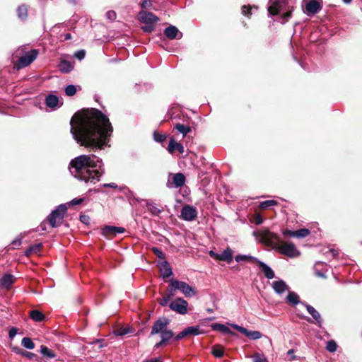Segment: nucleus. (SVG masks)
I'll return each mask as SVG.
<instances>
[{
    "label": "nucleus",
    "instance_id": "obj_26",
    "mask_svg": "<svg viewBox=\"0 0 362 362\" xmlns=\"http://www.w3.org/2000/svg\"><path fill=\"white\" fill-rule=\"evenodd\" d=\"M211 328L216 331H220L221 332L228 333V334H232V335L234 334V332H233L227 326H226L223 324H220V323L212 324Z\"/></svg>",
    "mask_w": 362,
    "mask_h": 362
},
{
    "label": "nucleus",
    "instance_id": "obj_16",
    "mask_svg": "<svg viewBox=\"0 0 362 362\" xmlns=\"http://www.w3.org/2000/svg\"><path fill=\"white\" fill-rule=\"evenodd\" d=\"M159 269L163 278H168L173 275V272L170 265L165 260L159 264Z\"/></svg>",
    "mask_w": 362,
    "mask_h": 362
},
{
    "label": "nucleus",
    "instance_id": "obj_48",
    "mask_svg": "<svg viewBox=\"0 0 362 362\" xmlns=\"http://www.w3.org/2000/svg\"><path fill=\"white\" fill-rule=\"evenodd\" d=\"M152 250H153L154 254L156 255V256L158 258H160L162 259H165V255L160 249H158L157 247H153Z\"/></svg>",
    "mask_w": 362,
    "mask_h": 362
},
{
    "label": "nucleus",
    "instance_id": "obj_31",
    "mask_svg": "<svg viewBox=\"0 0 362 362\" xmlns=\"http://www.w3.org/2000/svg\"><path fill=\"white\" fill-rule=\"evenodd\" d=\"M40 353L47 358H54L56 357L55 353L47 346L42 345L40 346Z\"/></svg>",
    "mask_w": 362,
    "mask_h": 362
},
{
    "label": "nucleus",
    "instance_id": "obj_23",
    "mask_svg": "<svg viewBox=\"0 0 362 362\" xmlns=\"http://www.w3.org/2000/svg\"><path fill=\"white\" fill-rule=\"evenodd\" d=\"M320 252L325 256L327 260L334 259L339 255V251L333 248L321 249Z\"/></svg>",
    "mask_w": 362,
    "mask_h": 362
},
{
    "label": "nucleus",
    "instance_id": "obj_28",
    "mask_svg": "<svg viewBox=\"0 0 362 362\" xmlns=\"http://www.w3.org/2000/svg\"><path fill=\"white\" fill-rule=\"evenodd\" d=\"M46 105L51 108H55L59 105V99L57 96L49 95L46 98Z\"/></svg>",
    "mask_w": 362,
    "mask_h": 362
},
{
    "label": "nucleus",
    "instance_id": "obj_9",
    "mask_svg": "<svg viewBox=\"0 0 362 362\" xmlns=\"http://www.w3.org/2000/svg\"><path fill=\"white\" fill-rule=\"evenodd\" d=\"M168 325L169 320L166 318H160L157 320L152 327L151 335L161 334L163 332L168 329Z\"/></svg>",
    "mask_w": 362,
    "mask_h": 362
},
{
    "label": "nucleus",
    "instance_id": "obj_24",
    "mask_svg": "<svg viewBox=\"0 0 362 362\" xmlns=\"http://www.w3.org/2000/svg\"><path fill=\"white\" fill-rule=\"evenodd\" d=\"M307 0L303 1V4L305 6V12L307 14H314L317 12V1L313 0L308 3L306 2Z\"/></svg>",
    "mask_w": 362,
    "mask_h": 362
},
{
    "label": "nucleus",
    "instance_id": "obj_12",
    "mask_svg": "<svg viewBox=\"0 0 362 362\" xmlns=\"http://www.w3.org/2000/svg\"><path fill=\"white\" fill-rule=\"evenodd\" d=\"M139 20L144 24H155L159 18L153 13L148 11H141L139 15Z\"/></svg>",
    "mask_w": 362,
    "mask_h": 362
},
{
    "label": "nucleus",
    "instance_id": "obj_59",
    "mask_svg": "<svg viewBox=\"0 0 362 362\" xmlns=\"http://www.w3.org/2000/svg\"><path fill=\"white\" fill-rule=\"evenodd\" d=\"M83 202V198H78V199L76 198V199H74L73 200H71L70 204L71 205H78V204H81Z\"/></svg>",
    "mask_w": 362,
    "mask_h": 362
},
{
    "label": "nucleus",
    "instance_id": "obj_60",
    "mask_svg": "<svg viewBox=\"0 0 362 362\" xmlns=\"http://www.w3.org/2000/svg\"><path fill=\"white\" fill-rule=\"evenodd\" d=\"M23 237L21 235L18 238H16L13 242L12 244L15 246H20L21 244V240Z\"/></svg>",
    "mask_w": 362,
    "mask_h": 362
},
{
    "label": "nucleus",
    "instance_id": "obj_39",
    "mask_svg": "<svg viewBox=\"0 0 362 362\" xmlns=\"http://www.w3.org/2000/svg\"><path fill=\"white\" fill-rule=\"evenodd\" d=\"M22 345L28 349H33L35 348V344L30 338L24 337L21 341Z\"/></svg>",
    "mask_w": 362,
    "mask_h": 362
},
{
    "label": "nucleus",
    "instance_id": "obj_21",
    "mask_svg": "<svg viewBox=\"0 0 362 362\" xmlns=\"http://www.w3.org/2000/svg\"><path fill=\"white\" fill-rule=\"evenodd\" d=\"M286 300L288 303H290L292 305H299L300 306V303H303L300 301L299 296L297 293L293 291H289L287 296H286Z\"/></svg>",
    "mask_w": 362,
    "mask_h": 362
},
{
    "label": "nucleus",
    "instance_id": "obj_7",
    "mask_svg": "<svg viewBox=\"0 0 362 362\" xmlns=\"http://www.w3.org/2000/svg\"><path fill=\"white\" fill-rule=\"evenodd\" d=\"M38 52L35 49H32L22 56L16 65L18 69L24 68L30 65L37 57Z\"/></svg>",
    "mask_w": 362,
    "mask_h": 362
},
{
    "label": "nucleus",
    "instance_id": "obj_25",
    "mask_svg": "<svg viewBox=\"0 0 362 362\" xmlns=\"http://www.w3.org/2000/svg\"><path fill=\"white\" fill-rule=\"evenodd\" d=\"M144 202L148 211L153 215L158 216L161 212L154 202L149 200H145Z\"/></svg>",
    "mask_w": 362,
    "mask_h": 362
},
{
    "label": "nucleus",
    "instance_id": "obj_56",
    "mask_svg": "<svg viewBox=\"0 0 362 362\" xmlns=\"http://www.w3.org/2000/svg\"><path fill=\"white\" fill-rule=\"evenodd\" d=\"M107 18L110 20H115L116 18V13L113 11H109L106 13Z\"/></svg>",
    "mask_w": 362,
    "mask_h": 362
},
{
    "label": "nucleus",
    "instance_id": "obj_55",
    "mask_svg": "<svg viewBox=\"0 0 362 362\" xmlns=\"http://www.w3.org/2000/svg\"><path fill=\"white\" fill-rule=\"evenodd\" d=\"M170 299L169 298V297H168L167 296H163L162 298H160L159 300V303L162 305V306H165L168 305L169 300Z\"/></svg>",
    "mask_w": 362,
    "mask_h": 362
},
{
    "label": "nucleus",
    "instance_id": "obj_58",
    "mask_svg": "<svg viewBox=\"0 0 362 362\" xmlns=\"http://www.w3.org/2000/svg\"><path fill=\"white\" fill-rule=\"evenodd\" d=\"M151 1L150 0H144L141 4L142 8H148L151 6Z\"/></svg>",
    "mask_w": 362,
    "mask_h": 362
},
{
    "label": "nucleus",
    "instance_id": "obj_44",
    "mask_svg": "<svg viewBox=\"0 0 362 362\" xmlns=\"http://www.w3.org/2000/svg\"><path fill=\"white\" fill-rule=\"evenodd\" d=\"M131 332L132 330L129 327H121L114 332L115 334L117 336H123Z\"/></svg>",
    "mask_w": 362,
    "mask_h": 362
},
{
    "label": "nucleus",
    "instance_id": "obj_42",
    "mask_svg": "<svg viewBox=\"0 0 362 362\" xmlns=\"http://www.w3.org/2000/svg\"><path fill=\"white\" fill-rule=\"evenodd\" d=\"M212 353L216 357H221L223 355V348L221 345L213 346Z\"/></svg>",
    "mask_w": 362,
    "mask_h": 362
},
{
    "label": "nucleus",
    "instance_id": "obj_1",
    "mask_svg": "<svg viewBox=\"0 0 362 362\" xmlns=\"http://www.w3.org/2000/svg\"><path fill=\"white\" fill-rule=\"evenodd\" d=\"M70 124L71 133L75 141L90 150L103 149L112 133L109 119L96 109L76 112Z\"/></svg>",
    "mask_w": 362,
    "mask_h": 362
},
{
    "label": "nucleus",
    "instance_id": "obj_8",
    "mask_svg": "<svg viewBox=\"0 0 362 362\" xmlns=\"http://www.w3.org/2000/svg\"><path fill=\"white\" fill-rule=\"evenodd\" d=\"M170 308L180 315L187 313L188 303L182 298H177L169 304Z\"/></svg>",
    "mask_w": 362,
    "mask_h": 362
},
{
    "label": "nucleus",
    "instance_id": "obj_37",
    "mask_svg": "<svg viewBox=\"0 0 362 362\" xmlns=\"http://www.w3.org/2000/svg\"><path fill=\"white\" fill-rule=\"evenodd\" d=\"M310 234V230L306 228H302L300 230H295L294 238H303L308 236Z\"/></svg>",
    "mask_w": 362,
    "mask_h": 362
},
{
    "label": "nucleus",
    "instance_id": "obj_29",
    "mask_svg": "<svg viewBox=\"0 0 362 362\" xmlns=\"http://www.w3.org/2000/svg\"><path fill=\"white\" fill-rule=\"evenodd\" d=\"M185 182V177L182 173H176L173 176V183L176 187L184 185Z\"/></svg>",
    "mask_w": 362,
    "mask_h": 362
},
{
    "label": "nucleus",
    "instance_id": "obj_10",
    "mask_svg": "<svg viewBox=\"0 0 362 362\" xmlns=\"http://www.w3.org/2000/svg\"><path fill=\"white\" fill-rule=\"evenodd\" d=\"M230 326L252 340L259 339L262 337V334L259 331H249L236 324H230Z\"/></svg>",
    "mask_w": 362,
    "mask_h": 362
},
{
    "label": "nucleus",
    "instance_id": "obj_3",
    "mask_svg": "<svg viewBox=\"0 0 362 362\" xmlns=\"http://www.w3.org/2000/svg\"><path fill=\"white\" fill-rule=\"evenodd\" d=\"M254 235H255L261 243L275 250L278 248L281 242L277 234L266 229L254 232Z\"/></svg>",
    "mask_w": 362,
    "mask_h": 362
},
{
    "label": "nucleus",
    "instance_id": "obj_2",
    "mask_svg": "<svg viewBox=\"0 0 362 362\" xmlns=\"http://www.w3.org/2000/svg\"><path fill=\"white\" fill-rule=\"evenodd\" d=\"M102 160L95 155H81L70 163V170L77 179L95 184L103 174Z\"/></svg>",
    "mask_w": 362,
    "mask_h": 362
},
{
    "label": "nucleus",
    "instance_id": "obj_22",
    "mask_svg": "<svg viewBox=\"0 0 362 362\" xmlns=\"http://www.w3.org/2000/svg\"><path fill=\"white\" fill-rule=\"evenodd\" d=\"M218 260L226 261L230 263L233 260V252L229 247L218 255Z\"/></svg>",
    "mask_w": 362,
    "mask_h": 362
},
{
    "label": "nucleus",
    "instance_id": "obj_33",
    "mask_svg": "<svg viewBox=\"0 0 362 362\" xmlns=\"http://www.w3.org/2000/svg\"><path fill=\"white\" fill-rule=\"evenodd\" d=\"M30 316L35 322H41L45 317V315L37 310H32L30 313Z\"/></svg>",
    "mask_w": 362,
    "mask_h": 362
},
{
    "label": "nucleus",
    "instance_id": "obj_35",
    "mask_svg": "<svg viewBox=\"0 0 362 362\" xmlns=\"http://www.w3.org/2000/svg\"><path fill=\"white\" fill-rule=\"evenodd\" d=\"M115 226H105L103 229V235H105L107 238H112L115 236Z\"/></svg>",
    "mask_w": 362,
    "mask_h": 362
},
{
    "label": "nucleus",
    "instance_id": "obj_30",
    "mask_svg": "<svg viewBox=\"0 0 362 362\" xmlns=\"http://www.w3.org/2000/svg\"><path fill=\"white\" fill-rule=\"evenodd\" d=\"M59 67L60 71H62V72L69 73L73 69L74 66L71 62L68 61L62 60L60 64H59Z\"/></svg>",
    "mask_w": 362,
    "mask_h": 362
},
{
    "label": "nucleus",
    "instance_id": "obj_45",
    "mask_svg": "<svg viewBox=\"0 0 362 362\" xmlns=\"http://www.w3.org/2000/svg\"><path fill=\"white\" fill-rule=\"evenodd\" d=\"M276 204H277V202L274 200H267V201L261 202L259 204V207L261 209H264L269 208V206H274Z\"/></svg>",
    "mask_w": 362,
    "mask_h": 362
},
{
    "label": "nucleus",
    "instance_id": "obj_18",
    "mask_svg": "<svg viewBox=\"0 0 362 362\" xmlns=\"http://www.w3.org/2000/svg\"><path fill=\"white\" fill-rule=\"evenodd\" d=\"M168 151L170 153H173L175 151H179L180 153H183L184 147L180 143H177L171 139L169 142Z\"/></svg>",
    "mask_w": 362,
    "mask_h": 362
},
{
    "label": "nucleus",
    "instance_id": "obj_34",
    "mask_svg": "<svg viewBox=\"0 0 362 362\" xmlns=\"http://www.w3.org/2000/svg\"><path fill=\"white\" fill-rule=\"evenodd\" d=\"M235 259L238 262H241V261H250V262H254L257 263V261H259L257 258H255L254 257L249 256V255H238L235 256Z\"/></svg>",
    "mask_w": 362,
    "mask_h": 362
},
{
    "label": "nucleus",
    "instance_id": "obj_14",
    "mask_svg": "<svg viewBox=\"0 0 362 362\" xmlns=\"http://www.w3.org/2000/svg\"><path fill=\"white\" fill-rule=\"evenodd\" d=\"M164 34L170 40L180 39L182 37V33L174 25L166 28Z\"/></svg>",
    "mask_w": 362,
    "mask_h": 362
},
{
    "label": "nucleus",
    "instance_id": "obj_47",
    "mask_svg": "<svg viewBox=\"0 0 362 362\" xmlns=\"http://www.w3.org/2000/svg\"><path fill=\"white\" fill-rule=\"evenodd\" d=\"M76 92V88L74 85H69L65 88V93L69 96L74 95Z\"/></svg>",
    "mask_w": 362,
    "mask_h": 362
},
{
    "label": "nucleus",
    "instance_id": "obj_43",
    "mask_svg": "<svg viewBox=\"0 0 362 362\" xmlns=\"http://www.w3.org/2000/svg\"><path fill=\"white\" fill-rule=\"evenodd\" d=\"M175 129L183 134V136H186L187 133L191 131V129L189 127H186L181 124H177L175 125Z\"/></svg>",
    "mask_w": 362,
    "mask_h": 362
},
{
    "label": "nucleus",
    "instance_id": "obj_49",
    "mask_svg": "<svg viewBox=\"0 0 362 362\" xmlns=\"http://www.w3.org/2000/svg\"><path fill=\"white\" fill-rule=\"evenodd\" d=\"M253 222L257 225H259V224L262 223L263 218H262V216L259 214H255L253 218Z\"/></svg>",
    "mask_w": 362,
    "mask_h": 362
},
{
    "label": "nucleus",
    "instance_id": "obj_15",
    "mask_svg": "<svg viewBox=\"0 0 362 362\" xmlns=\"http://www.w3.org/2000/svg\"><path fill=\"white\" fill-rule=\"evenodd\" d=\"M272 288L278 294H281L288 289L286 284L282 280L274 281L272 283Z\"/></svg>",
    "mask_w": 362,
    "mask_h": 362
},
{
    "label": "nucleus",
    "instance_id": "obj_62",
    "mask_svg": "<svg viewBox=\"0 0 362 362\" xmlns=\"http://www.w3.org/2000/svg\"><path fill=\"white\" fill-rule=\"evenodd\" d=\"M17 334V329L16 328H11L9 331V337L13 339Z\"/></svg>",
    "mask_w": 362,
    "mask_h": 362
},
{
    "label": "nucleus",
    "instance_id": "obj_40",
    "mask_svg": "<svg viewBox=\"0 0 362 362\" xmlns=\"http://www.w3.org/2000/svg\"><path fill=\"white\" fill-rule=\"evenodd\" d=\"M28 8L25 5H21L18 8V16L21 19H25L27 17Z\"/></svg>",
    "mask_w": 362,
    "mask_h": 362
},
{
    "label": "nucleus",
    "instance_id": "obj_17",
    "mask_svg": "<svg viewBox=\"0 0 362 362\" xmlns=\"http://www.w3.org/2000/svg\"><path fill=\"white\" fill-rule=\"evenodd\" d=\"M302 308H306L308 312L313 316V317L314 319H317L315 309L313 307H312L311 305H306L304 303H300V307H299V308H298L296 309V314H297L298 316H299L300 317H304L303 315V314H302V312H301V309Z\"/></svg>",
    "mask_w": 362,
    "mask_h": 362
},
{
    "label": "nucleus",
    "instance_id": "obj_27",
    "mask_svg": "<svg viewBox=\"0 0 362 362\" xmlns=\"http://www.w3.org/2000/svg\"><path fill=\"white\" fill-rule=\"evenodd\" d=\"M330 267L327 265V264L322 261H318V273L317 275L319 277H326L325 272H329Z\"/></svg>",
    "mask_w": 362,
    "mask_h": 362
},
{
    "label": "nucleus",
    "instance_id": "obj_11",
    "mask_svg": "<svg viewBox=\"0 0 362 362\" xmlns=\"http://www.w3.org/2000/svg\"><path fill=\"white\" fill-rule=\"evenodd\" d=\"M286 0H269L268 11L272 15H276L283 11Z\"/></svg>",
    "mask_w": 362,
    "mask_h": 362
},
{
    "label": "nucleus",
    "instance_id": "obj_32",
    "mask_svg": "<svg viewBox=\"0 0 362 362\" xmlns=\"http://www.w3.org/2000/svg\"><path fill=\"white\" fill-rule=\"evenodd\" d=\"M185 333H186V337L189 335H198L202 334V332L199 331V326H192L188 327L184 329Z\"/></svg>",
    "mask_w": 362,
    "mask_h": 362
},
{
    "label": "nucleus",
    "instance_id": "obj_36",
    "mask_svg": "<svg viewBox=\"0 0 362 362\" xmlns=\"http://www.w3.org/2000/svg\"><path fill=\"white\" fill-rule=\"evenodd\" d=\"M337 344L334 340H329L327 342L325 349L330 353H334L337 349Z\"/></svg>",
    "mask_w": 362,
    "mask_h": 362
},
{
    "label": "nucleus",
    "instance_id": "obj_46",
    "mask_svg": "<svg viewBox=\"0 0 362 362\" xmlns=\"http://www.w3.org/2000/svg\"><path fill=\"white\" fill-rule=\"evenodd\" d=\"M253 362H268V361L264 355L255 353L253 355Z\"/></svg>",
    "mask_w": 362,
    "mask_h": 362
},
{
    "label": "nucleus",
    "instance_id": "obj_50",
    "mask_svg": "<svg viewBox=\"0 0 362 362\" xmlns=\"http://www.w3.org/2000/svg\"><path fill=\"white\" fill-rule=\"evenodd\" d=\"M155 141L158 142H162L165 139V136L159 133L155 132L153 134Z\"/></svg>",
    "mask_w": 362,
    "mask_h": 362
},
{
    "label": "nucleus",
    "instance_id": "obj_13",
    "mask_svg": "<svg viewBox=\"0 0 362 362\" xmlns=\"http://www.w3.org/2000/svg\"><path fill=\"white\" fill-rule=\"evenodd\" d=\"M197 214V213L196 209L189 205L183 206L181 210V218L185 221H190L194 220L196 218Z\"/></svg>",
    "mask_w": 362,
    "mask_h": 362
},
{
    "label": "nucleus",
    "instance_id": "obj_53",
    "mask_svg": "<svg viewBox=\"0 0 362 362\" xmlns=\"http://www.w3.org/2000/svg\"><path fill=\"white\" fill-rule=\"evenodd\" d=\"M85 55H86V53H85V51H84V50H79V51H77V52L74 54V57H75L76 58H77L78 59H79V60L83 59L85 57Z\"/></svg>",
    "mask_w": 362,
    "mask_h": 362
},
{
    "label": "nucleus",
    "instance_id": "obj_41",
    "mask_svg": "<svg viewBox=\"0 0 362 362\" xmlns=\"http://www.w3.org/2000/svg\"><path fill=\"white\" fill-rule=\"evenodd\" d=\"M160 337L162 342H166L173 337V332L167 329L160 334Z\"/></svg>",
    "mask_w": 362,
    "mask_h": 362
},
{
    "label": "nucleus",
    "instance_id": "obj_5",
    "mask_svg": "<svg viewBox=\"0 0 362 362\" xmlns=\"http://www.w3.org/2000/svg\"><path fill=\"white\" fill-rule=\"evenodd\" d=\"M276 250L280 253L291 258L300 255V252L296 247L295 245L289 242H281Z\"/></svg>",
    "mask_w": 362,
    "mask_h": 362
},
{
    "label": "nucleus",
    "instance_id": "obj_63",
    "mask_svg": "<svg viewBox=\"0 0 362 362\" xmlns=\"http://www.w3.org/2000/svg\"><path fill=\"white\" fill-rule=\"evenodd\" d=\"M115 235H116L117 233H122L124 231V228L122 227H115Z\"/></svg>",
    "mask_w": 362,
    "mask_h": 362
},
{
    "label": "nucleus",
    "instance_id": "obj_19",
    "mask_svg": "<svg viewBox=\"0 0 362 362\" xmlns=\"http://www.w3.org/2000/svg\"><path fill=\"white\" fill-rule=\"evenodd\" d=\"M257 264H259L260 269H262V272H264L267 278L271 279L274 277V271L268 265L259 260L257 261Z\"/></svg>",
    "mask_w": 362,
    "mask_h": 362
},
{
    "label": "nucleus",
    "instance_id": "obj_6",
    "mask_svg": "<svg viewBox=\"0 0 362 362\" xmlns=\"http://www.w3.org/2000/svg\"><path fill=\"white\" fill-rule=\"evenodd\" d=\"M170 286L180 290L186 297H191L196 294L194 289L184 281L171 280Z\"/></svg>",
    "mask_w": 362,
    "mask_h": 362
},
{
    "label": "nucleus",
    "instance_id": "obj_51",
    "mask_svg": "<svg viewBox=\"0 0 362 362\" xmlns=\"http://www.w3.org/2000/svg\"><path fill=\"white\" fill-rule=\"evenodd\" d=\"M154 24H145L142 27V30L146 33H151L153 30Z\"/></svg>",
    "mask_w": 362,
    "mask_h": 362
},
{
    "label": "nucleus",
    "instance_id": "obj_54",
    "mask_svg": "<svg viewBox=\"0 0 362 362\" xmlns=\"http://www.w3.org/2000/svg\"><path fill=\"white\" fill-rule=\"evenodd\" d=\"M177 290V288H175L174 287L169 286L168 288V294L166 295L168 297H169L170 299H171L175 296V291Z\"/></svg>",
    "mask_w": 362,
    "mask_h": 362
},
{
    "label": "nucleus",
    "instance_id": "obj_57",
    "mask_svg": "<svg viewBox=\"0 0 362 362\" xmlns=\"http://www.w3.org/2000/svg\"><path fill=\"white\" fill-rule=\"evenodd\" d=\"M294 233H295V230H288V229H286V230H282V234L285 236H290V237H293L294 238Z\"/></svg>",
    "mask_w": 362,
    "mask_h": 362
},
{
    "label": "nucleus",
    "instance_id": "obj_20",
    "mask_svg": "<svg viewBox=\"0 0 362 362\" xmlns=\"http://www.w3.org/2000/svg\"><path fill=\"white\" fill-rule=\"evenodd\" d=\"M15 277L11 274H5L1 279V286L8 288L14 283Z\"/></svg>",
    "mask_w": 362,
    "mask_h": 362
},
{
    "label": "nucleus",
    "instance_id": "obj_64",
    "mask_svg": "<svg viewBox=\"0 0 362 362\" xmlns=\"http://www.w3.org/2000/svg\"><path fill=\"white\" fill-rule=\"evenodd\" d=\"M291 11H287L285 13V14L283 16V21L284 22H286L288 21V19L291 17Z\"/></svg>",
    "mask_w": 362,
    "mask_h": 362
},
{
    "label": "nucleus",
    "instance_id": "obj_52",
    "mask_svg": "<svg viewBox=\"0 0 362 362\" xmlns=\"http://www.w3.org/2000/svg\"><path fill=\"white\" fill-rule=\"evenodd\" d=\"M252 7L250 6H243L242 7V13L246 16H249L250 13V10Z\"/></svg>",
    "mask_w": 362,
    "mask_h": 362
},
{
    "label": "nucleus",
    "instance_id": "obj_61",
    "mask_svg": "<svg viewBox=\"0 0 362 362\" xmlns=\"http://www.w3.org/2000/svg\"><path fill=\"white\" fill-rule=\"evenodd\" d=\"M186 337V333H185L184 330L180 332L175 337V339L176 341H179L182 339V338Z\"/></svg>",
    "mask_w": 362,
    "mask_h": 362
},
{
    "label": "nucleus",
    "instance_id": "obj_38",
    "mask_svg": "<svg viewBox=\"0 0 362 362\" xmlns=\"http://www.w3.org/2000/svg\"><path fill=\"white\" fill-rule=\"evenodd\" d=\"M42 247V244H35L34 245L30 246L25 252L26 255L29 256L31 254H35L38 252Z\"/></svg>",
    "mask_w": 362,
    "mask_h": 362
},
{
    "label": "nucleus",
    "instance_id": "obj_4",
    "mask_svg": "<svg viewBox=\"0 0 362 362\" xmlns=\"http://www.w3.org/2000/svg\"><path fill=\"white\" fill-rule=\"evenodd\" d=\"M66 210L67 208L66 205L61 204L52 212L48 218L49 223L52 227H57L62 223Z\"/></svg>",
    "mask_w": 362,
    "mask_h": 362
}]
</instances>
